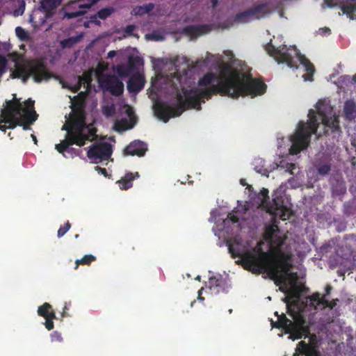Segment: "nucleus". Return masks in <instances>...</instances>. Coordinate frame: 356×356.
Instances as JSON below:
<instances>
[{
	"label": "nucleus",
	"instance_id": "obj_1",
	"mask_svg": "<svg viewBox=\"0 0 356 356\" xmlns=\"http://www.w3.org/2000/svg\"><path fill=\"white\" fill-rule=\"evenodd\" d=\"M266 88L263 81L253 79L251 74L241 73L235 70L229 75H220L218 83L212 84L209 88H182L180 92L176 87L177 106L173 107L167 102H158L155 104L154 111L160 120L168 122L170 118L181 115L189 108L200 109L201 102H204V99H211L213 95L219 94L232 98L248 95L255 97L265 93Z\"/></svg>",
	"mask_w": 356,
	"mask_h": 356
},
{
	"label": "nucleus",
	"instance_id": "obj_2",
	"mask_svg": "<svg viewBox=\"0 0 356 356\" xmlns=\"http://www.w3.org/2000/svg\"><path fill=\"white\" fill-rule=\"evenodd\" d=\"M270 249L264 252L261 248L254 249V252H248L243 257L247 268H252L254 273H265L276 285L285 284L289 279H295L296 273H291L293 255L282 250L284 239L275 235L268 241Z\"/></svg>",
	"mask_w": 356,
	"mask_h": 356
},
{
	"label": "nucleus",
	"instance_id": "obj_3",
	"mask_svg": "<svg viewBox=\"0 0 356 356\" xmlns=\"http://www.w3.org/2000/svg\"><path fill=\"white\" fill-rule=\"evenodd\" d=\"M266 50L278 63H284L290 68L298 69V62L302 64L307 72L303 76L305 80L312 81L315 72L314 65L296 47L286 45L275 47L271 42L267 44Z\"/></svg>",
	"mask_w": 356,
	"mask_h": 356
},
{
	"label": "nucleus",
	"instance_id": "obj_4",
	"mask_svg": "<svg viewBox=\"0 0 356 356\" xmlns=\"http://www.w3.org/2000/svg\"><path fill=\"white\" fill-rule=\"evenodd\" d=\"M308 117V122H300L296 133L291 136L292 145L289 153L292 155H296L307 149L310 143L312 135L317 131L319 122L315 111L309 110Z\"/></svg>",
	"mask_w": 356,
	"mask_h": 356
},
{
	"label": "nucleus",
	"instance_id": "obj_5",
	"mask_svg": "<svg viewBox=\"0 0 356 356\" xmlns=\"http://www.w3.org/2000/svg\"><path fill=\"white\" fill-rule=\"evenodd\" d=\"M36 83L47 80L51 74L42 58L29 60L22 64H16L15 70L11 71V79H21L26 83L30 77Z\"/></svg>",
	"mask_w": 356,
	"mask_h": 356
},
{
	"label": "nucleus",
	"instance_id": "obj_6",
	"mask_svg": "<svg viewBox=\"0 0 356 356\" xmlns=\"http://www.w3.org/2000/svg\"><path fill=\"white\" fill-rule=\"evenodd\" d=\"M86 111L72 109L70 120L63 126L62 129H68L73 133L93 141L97 138V129L92 124L86 122Z\"/></svg>",
	"mask_w": 356,
	"mask_h": 356
},
{
	"label": "nucleus",
	"instance_id": "obj_7",
	"mask_svg": "<svg viewBox=\"0 0 356 356\" xmlns=\"http://www.w3.org/2000/svg\"><path fill=\"white\" fill-rule=\"evenodd\" d=\"M22 103L15 95L11 100H6L4 108L1 110V123L8 124L7 129H13L19 126Z\"/></svg>",
	"mask_w": 356,
	"mask_h": 356
},
{
	"label": "nucleus",
	"instance_id": "obj_8",
	"mask_svg": "<svg viewBox=\"0 0 356 356\" xmlns=\"http://www.w3.org/2000/svg\"><path fill=\"white\" fill-rule=\"evenodd\" d=\"M316 108L325 128L330 129L332 133L341 131L339 118L332 115L333 108L330 105L325 104L324 101L319 100Z\"/></svg>",
	"mask_w": 356,
	"mask_h": 356
},
{
	"label": "nucleus",
	"instance_id": "obj_9",
	"mask_svg": "<svg viewBox=\"0 0 356 356\" xmlns=\"http://www.w3.org/2000/svg\"><path fill=\"white\" fill-rule=\"evenodd\" d=\"M100 87L112 95L118 97L124 92V83L115 75L103 74L98 76Z\"/></svg>",
	"mask_w": 356,
	"mask_h": 356
},
{
	"label": "nucleus",
	"instance_id": "obj_10",
	"mask_svg": "<svg viewBox=\"0 0 356 356\" xmlns=\"http://www.w3.org/2000/svg\"><path fill=\"white\" fill-rule=\"evenodd\" d=\"M113 153L112 145L108 143H97L90 146L87 152L88 159L97 163L102 161H108Z\"/></svg>",
	"mask_w": 356,
	"mask_h": 356
},
{
	"label": "nucleus",
	"instance_id": "obj_11",
	"mask_svg": "<svg viewBox=\"0 0 356 356\" xmlns=\"http://www.w3.org/2000/svg\"><path fill=\"white\" fill-rule=\"evenodd\" d=\"M272 203L266 205V211L284 220L289 218L291 212L283 195H273Z\"/></svg>",
	"mask_w": 356,
	"mask_h": 356
},
{
	"label": "nucleus",
	"instance_id": "obj_12",
	"mask_svg": "<svg viewBox=\"0 0 356 356\" xmlns=\"http://www.w3.org/2000/svg\"><path fill=\"white\" fill-rule=\"evenodd\" d=\"M35 102L31 99L26 100L22 103V110L20 112L19 127L24 130H29L30 126L37 120L38 115L34 109Z\"/></svg>",
	"mask_w": 356,
	"mask_h": 356
},
{
	"label": "nucleus",
	"instance_id": "obj_13",
	"mask_svg": "<svg viewBox=\"0 0 356 356\" xmlns=\"http://www.w3.org/2000/svg\"><path fill=\"white\" fill-rule=\"evenodd\" d=\"M65 130L67 131L65 138L56 145V149L60 154H64L65 152L68 151L70 145H76L82 147L88 141L86 138L81 137L68 129Z\"/></svg>",
	"mask_w": 356,
	"mask_h": 356
},
{
	"label": "nucleus",
	"instance_id": "obj_14",
	"mask_svg": "<svg viewBox=\"0 0 356 356\" xmlns=\"http://www.w3.org/2000/svg\"><path fill=\"white\" fill-rule=\"evenodd\" d=\"M321 356L319 346L316 340V336L313 335L309 339V343L305 341H300L296 348L293 356Z\"/></svg>",
	"mask_w": 356,
	"mask_h": 356
},
{
	"label": "nucleus",
	"instance_id": "obj_15",
	"mask_svg": "<svg viewBox=\"0 0 356 356\" xmlns=\"http://www.w3.org/2000/svg\"><path fill=\"white\" fill-rule=\"evenodd\" d=\"M284 301L286 303L287 313L294 320V322H290L291 327L307 332V327L305 326L306 321L304 317L300 313L291 309L289 298L287 297L284 298Z\"/></svg>",
	"mask_w": 356,
	"mask_h": 356
},
{
	"label": "nucleus",
	"instance_id": "obj_16",
	"mask_svg": "<svg viewBox=\"0 0 356 356\" xmlns=\"http://www.w3.org/2000/svg\"><path fill=\"white\" fill-rule=\"evenodd\" d=\"M147 150V145L143 141L134 140L124 149V155L143 156Z\"/></svg>",
	"mask_w": 356,
	"mask_h": 356
},
{
	"label": "nucleus",
	"instance_id": "obj_17",
	"mask_svg": "<svg viewBox=\"0 0 356 356\" xmlns=\"http://www.w3.org/2000/svg\"><path fill=\"white\" fill-rule=\"evenodd\" d=\"M211 31V25L209 24H198V25H189L185 26L182 33L186 35L191 38H197L204 34L208 33Z\"/></svg>",
	"mask_w": 356,
	"mask_h": 356
},
{
	"label": "nucleus",
	"instance_id": "obj_18",
	"mask_svg": "<svg viewBox=\"0 0 356 356\" xmlns=\"http://www.w3.org/2000/svg\"><path fill=\"white\" fill-rule=\"evenodd\" d=\"M145 83V78L142 75L134 74L127 82V90L129 92L138 93L144 88Z\"/></svg>",
	"mask_w": 356,
	"mask_h": 356
},
{
	"label": "nucleus",
	"instance_id": "obj_19",
	"mask_svg": "<svg viewBox=\"0 0 356 356\" xmlns=\"http://www.w3.org/2000/svg\"><path fill=\"white\" fill-rule=\"evenodd\" d=\"M62 0H41L40 9L45 13L46 17H51L56 8L61 4Z\"/></svg>",
	"mask_w": 356,
	"mask_h": 356
},
{
	"label": "nucleus",
	"instance_id": "obj_20",
	"mask_svg": "<svg viewBox=\"0 0 356 356\" xmlns=\"http://www.w3.org/2000/svg\"><path fill=\"white\" fill-rule=\"evenodd\" d=\"M310 300L312 304L315 303L318 306L322 305L323 307H328L330 309H333L339 301L338 298L329 301L325 297H321L318 292L314 293L310 296Z\"/></svg>",
	"mask_w": 356,
	"mask_h": 356
},
{
	"label": "nucleus",
	"instance_id": "obj_21",
	"mask_svg": "<svg viewBox=\"0 0 356 356\" xmlns=\"http://www.w3.org/2000/svg\"><path fill=\"white\" fill-rule=\"evenodd\" d=\"M128 115L129 116L130 122H128L127 119H122L115 124V130L118 131H124L131 129L136 123V118L134 115L132 111L129 110Z\"/></svg>",
	"mask_w": 356,
	"mask_h": 356
},
{
	"label": "nucleus",
	"instance_id": "obj_22",
	"mask_svg": "<svg viewBox=\"0 0 356 356\" xmlns=\"http://www.w3.org/2000/svg\"><path fill=\"white\" fill-rule=\"evenodd\" d=\"M234 245H238V242L236 239H234L232 241H230V242H229L227 243L228 249H229V252L231 254L232 257V258L240 257L241 260L236 261V263L237 264H241L243 265L244 269L248 270H250V271H251V272L254 273V271L252 268H247V266L245 265V263H244L243 261V255L247 252H245L243 253H241L239 249L238 248H236L234 247Z\"/></svg>",
	"mask_w": 356,
	"mask_h": 356
},
{
	"label": "nucleus",
	"instance_id": "obj_23",
	"mask_svg": "<svg viewBox=\"0 0 356 356\" xmlns=\"http://www.w3.org/2000/svg\"><path fill=\"white\" fill-rule=\"evenodd\" d=\"M331 190L333 196L343 195L346 193V185L342 178L333 179L331 181Z\"/></svg>",
	"mask_w": 356,
	"mask_h": 356
},
{
	"label": "nucleus",
	"instance_id": "obj_24",
	"mask_svg": "<svg viewBox=\"0 0 356 356\" xmlns=\"http://www.w3.org/2000/svg\"><path fill=\"white\" fill-rule=\"evenodd\" d=\"M98 0H93L89 3H79L78 5L79 10L76 11H67L65 13V17L67 19H73L81 17L86 13V10L91 8L92 5L96 3Z\"/></svg>",
	"mask_w": 356,
	"mask_h": 356
},
{
	"label": "nucleus",
	"instance_id": "obj_25",
	"mask_svg": "<svg viewBox=\"0 0 356 356\" xmlns=\"http://www.w3.org/2000/svg\"><path fill=\"white\" fill-rule=\"evenodd\" d=\"M268 4L266 3H259L249 8L252 20L259 19L268 14Z\"/></svg>",
	"mask_w": 356,
	"mask_h": 356
},
{
	"label": "nucleus",
	"instance_id": "obj_26",
	"mask_svg": "<svg viewBox=\"0 0 356 356\" xmlns=\"http://www.w3.org/2000/svg\"><path fill=\"white\" fill-rule=\"evenodd\" d=\"M343 113L345 118L348 120H353L356 118V104L353 99L345 102Z\"/></svg>",
	"mask_w": 356,
	"mask_h": 356
},
{
	"label": "nucleus",
	"instance_id": "obj_27",
	"mask_svg": "<svg viewBox=\"0 0 356 356\" xmlns=\"http://www.w3.org/2000/svg\"><path fill=\"white\" fill-rule=\"evenodd\" d=\"M138 172H129L127 173L124 177H123L120 180L118 181L117 183L119 184V187L122 190H127L132 187L133 184L132 181L134 180L136 177H138Z\"/></svg>",
	"mask_w": 356,
	"mask_h": 356
},
{
	"label": "nucleus",
	"instance_id": "obj_28",
	"mask_svg": "<svg viewBox=\"0 0 356 356\" xmlns=\"http://www.w3.org/2000/svg\"><path fill=\"white\" fill-rule=\"evenodd\" d=\"M275 315L277 316V321L275 323H273V327L277 328H282L284 331L286 328L290 327V321L284 314H282L281 315L278 314L277 312H275Z\"/></svg>",
	"mask_w": 356,
	"mask_h": 356
},
{
	"label": "nucleus",
	"instance_id": "obj_29",
	"mask_svg": "<svg viewBox=\"0 0 356 356\" xmlns=\"http://www.w3.org/2000/svg\"><path fill=\"white\" fill-rule=\"evenodd\" d=\"M218 77L213 72H208L205 74L202 78L198 80L197 84L200 87H207L212 84L216 79L218 81Z\"/></svg>",
	"mask_w": 356,
	"mask_h": 356
},
{
	"label": "nucleus",
	"instance_id": "obj_30",
	"mask_svg": "<svg viewBox=\"0 0 356 356\" xmlns=\"http://www.w3.org/2000/svg\"><path fill=\"white\" fill-rule=\"evenodd\" d=\"M342 13L346 15L350 20H356V16L354 13L356 11V3L350 5H343L340 3V6Z\"/></svg>",
	"mask_w": 356,
	"mask_h": 356
},
{
	"label": "nucleus",
	"instance_id": "obj_31",
	"mask_svg": "<svg viewBox=\"0 0 356 356\" xmlns=\"http://www.w3.org/2000/svg\"><path fill=\"white\" fill-rule=\"evenodd\" d=\"M252 20L249 9L236 14L234 17V22L236 24H245Z\"/></svg>",
	"mask_w": 356,
	"mask_h": 356
},
{
	"label": "nucleus",
	"instance_id": "obj_32",
	"mask_svg": "<svg viewBox=\"0 0 356 356\" xmlns=\"http://www.w3.org/2000/svg\"><path fill=\"white\" fill-rule=\"evenodd\" d=\"M155 7L154 3H149L143 6H136L134 8V13L136 15H144L149 13Z\"/></svg>",
	"mask_w": 356,
	"mask_h": 356
},
{
	"label": "nucleus",
	"instance_id": "obj_33",
	"mask_svg": "<svg viewBox=\"0 0 356 356\" xmlns=\"http://www.w3.org/2000/svg\"><path fill=\"white\" fill-rule=\"evenodd\" d=\"M51 313H55L52 309L51 305L48 302H44L38 309V314L43 318L51 316Z\"/></svg>",
	"mask_w": 356,
	"mask_h": 356
},
{
	"label": "nucleus",
	"instance_id": "obj_34",
	"mask_svg": "<svg viewBox=\"0 0 356 356\" xmlns=\"http://www.w3.org/2000/svg\"><path fill=\"white\" fill-rule=\"evenodd\" d=\"M284 332L286 334H289L290 335H289V338L293 341L296 339H301L303 336V333L306 332L304 330L294 328L292 327L286 328V330Z\"/></svg>",
	"mask_w": 356,
	"mask_h": 356
},
{
	"label": "nucleus",
	"instance_id": "obj_35",
	"mask_svg": "<svg viewBox=\"0 0 356 356\" xmlns=\"http://www.w3.org/2000/svg\"><path fill=\"white\" fill-rule=\"evenodd\" d=\"M82 92L79 93L77 96L74 97L73 102L71 106L72 109L85 110L86 103L83 97H81Z\"/></svg>",
	"mask_w": 356,
	"mask_h": 356
},
{
	"label": "nucleus",
	"instance_id": "obj_36",
	"mask_svg": "<svg viewBox=\"0 0 356 356\" xmlns=\"http://www.w3.org/2000/svg\"><path fill=\"white\" fill-rule=\"evenodd\" d=\"M82 38V35H76L74 37H70L63 40L61 42V44L64 48H70L79 42Z\"/></svg>",
	"mask_w": 356,
	"mask_h": 356
},
{
	"label": "nucleus",
	"instance_id": "obj_37",
	"mask_svg": "<svg viewBox=\"0 0 356 356\" xmlns=\"http://www.w3.org/2000/svg\"><path fill=\"white\" fill-rule=\"evenodd\" d=\"M143 60L139 56H129L128 58V66L131 70L137 69V66L142 65Z\"/></svg>",
	"mask_w": 356,
	"mask_h": 356
},
{
	"label": "nucleus",
	"instance_id": "obj_38",
	"mask_svg": "<svg viewBox=\"0 0 356 356\" xmlns=\"http://www.w3.org/2000/svg\"><path fill=\"white\" fill-rule=\"evenodd\" d=\"M96 260V257L92 254H86L81 259H77L75 261V269H77L79 265H90L92 261Z\"/></svg>",
	"mask_w": 356,
	"mask_h": 356
},
{
	"label": "nucleus",
	"instance_id": "obj_39",
	"mask_svg": "<svg viewBox=\"0 0 356 356\" xmlns=\"http://www.w3.org/2000/svg\"><path fill=\"white\" fill-rule=\"evenodd\" d=\"M15 33L17 37L21 40V41H29L30 40V35L28 31H26L25 29H24L21 26H17L15 29Z\"/></svg>",
	"mask_w": 356,
	"mask_h": 356
},
{
	"label": "nucleus",
	"instance_id": "obj_40",
	"mask_svg": "<svg viewBox=\"0 0 356 356\" xmlns=\"http://www.w3.org/2000/svg\"><path fill=\"white\" fill-rule=\"evenodd\" d=\"M114 12V8L112 7L104 8L99 10L97 14L98 17L101 19H106Z\"/></svg>",
	"mask_w": 356,
	"mask_h": 356
},
{
	"label": "nucleus",
	"instance_id": "obj_41",
	"mask_svg": "<svg viewBox=\"0 0 356 356\" xmlns=\"http://www.w3.org/2000/svg\"><path fill=\"white\" fill-rule=\"evenodd\" d=\"M115 70L116 73L121 77H126L129 75L130 69L124 65H118L115 67Z\"/></svg>",
	"mask_w": 356,
	"mask_h": 356
},
{
	"label": "nucleus",
	"instance_id": "obj_42",
	"mask_svg": "<svg viewBox=\"0 0 356 356\" xmlns=\"http://www.w3.org/2000/svg\"><path fill=\"white\" fill-rule=\"evenodd\" d=\"M277 229L273 226H268L266 227L264 233V239L266 241H270L276 235L275 234Z\"/></svg>",
	"mask_w": 356,
	"mask_h": 356
},
{
	"label": "nucleus",
	"instance_id": "obj_43",
	"mask_svg": "<svg viewBox=\"0 0 356 356\" xmlns=\"http://www.w3.org/2000/svg\"><path fill=\"white\" fill-rule=\"evenodd\" d=\"M44 318H45V322H44L45 327L48 330H51L54 327L53 320L56 318V314L51 313V316L45 317Z\"/></svg>",
	"mask_w": 356,
	"mask_h": 356
},
{
	"label": "nucleus",
	"instance_id": "obj_44",
	"mask_svg": "<svg viewBox=\"0 0 356 356\" xmlns=\"http://www.w3.org/2000/svg\"><path fill=\"white\" fill-rule=\"evenodd\" d=\"M222 277L220 276L217 277L216 276L211 277L209 280V287L213 291L218 286V282L222 283Z\"/></svg>",
	"mask_w": 356,
	"mask_h": 356
},
{
	"label": "nucleus",
	"instance_id": "obj_45",
	"mask_svg": "<svg viewBox=\"0 0 356 356\" xmlns=\"http://www.w3.org/2000/svg\"><path fill=\"white\" fill-rule=\"evenodd\" d=\"M318 172L321 175H326L329 174L331 170L330 164H323L317 168Z\"/></svg>",
	"mask_w": 356,
	"mask_h": 356
},
{
	"label": "nucleus",
	"instance_id": "obj_46",
	"mask_svg": "<svg viewBox=\"0 0 356 356\" xmlns=\"http://www.w3.org/2000/svg\"><path fill=\"white\" fill-rule=\"evenodd\" d=\"M71 224L67 221L63 226H61L57 232V235L58 237H62L64 236L70 229Z\"/></svg>",
	"mask_w": 356,
	"mask_h": 356
},
{
	"label": "nucleus",
	"instance_id": "obj_47",
	"mask_svg": "<svg viewBox=\"0 0 356 356\" xmlns=\"http://www.w3.org/2000/svg\"><path fill=\"white\" fill-rule=\"evenodd\" d=\"M259 195L262 197L261 201V204H263L266 207V205L268 204V201L269 200L268 190L264 188H262V190L259 193Z\"/></svg>",
	"mask_w": 356,
	"mask_h": 356
},
{
	"label": "nucleus",
	"instance_id": "obj_48",
	"mask_svg": "<svg viewBox=\"0 0 356 356\" xmlns=\"http://www.w3.org/2000/svg\"><path fill=\"white\" fill-rule=\"evenodd\" d=\"M51 340L53 342L58 341L61 342L63 341V337L61 336V334L58 332V331H54L51 334Z\"/></svg>",
	"mask_w": 356,
	"mask_h": 356
},
{
	"label": "nucleus",
	"instance_id": "obj_49",
	"mask_svg": "<svg viewBox=\"0 0 356 356\" xmlns=\"http://www.w3.org/2000/svg\"><path fill=\"white\" fill-rule=\"evenodd\" d=\"M7 65V59L5 56L0 55V76L3 74Z\"/></svg>",
	"mask_w": 356,
	"mask_h": 356
},
{
	"label": "nucleus",
	"instance_id": "obj_50",
	"mask_svg": "<svg viewBox=\"0 0 356 356\" xmlns=\"http://www.w3.org/2000/svg\"><path fill=\"white\" fill-rule=\"evenodd\" d=\"M324 5L330 8L340 6V3L334 2V0H323Z\"/></svg>",
	"mask_w": 356,
	"mask_h": 356
},
{
	"label": "nucleus",
	"instance_id": "obj_51",
	"mask_svg": "<svg viewBox=\"0 0 356 356\" xmlns=\"http://www.w3.org/2000/svg\"><path fill=\"white\" fill-rule=\"evenodd\" d=\"M225 285H226V282L222 278V283L218 282V286L214 290L215 292L216 293H219V292H224V291H225Z\"/></svg>",
	"mask_w": 356,
	"mask_h": 356
},
{
	"label": "nucleus",
	"instance_id": "obj_52",
	"mask_svg": "<svg viewBox=\"0 0 356 356\" xmlns=\"http://www.w3.org/2000/svg\"><path fill=\"white\" fill-rule=\"evenodd\" d=\"M113 106H106L104 107L103 112L106 116H111L114 112Z\"/></svg>",
	"mask_w": 356,
	"mask_h": 356
},
{
	"label": "nucleus",
	"instance_id": "obj_53",
	"mask_svg": "<svg viewBox=\"0 0 356 356\" xmlns=\"http://www.w3.org/2000/svg\"><path fill=\"white\" fill-rule=\"evenodd\" d=\"M80 81H84L88 85L90 84L92 81V78L90 74L85 73L82 76L79 77Z\"/></svg>",
	"mask_w": 356,
	"mask_h": 356
},
{
	"label": "nucleus",
	"instance_id": "obj_54",
	"mask_svg": "<svg viewBox=\"0 0 356 356\" xmlns=\"http://www.w3.org/2000/svg\"><path fill=\"white\" fill-rule=\"evenodd\" d=\"M135 29H136L135 25L129 24L125 27L124 32L126 33V34L131 35H132V33L135 31Z\"/></svg>",
	"mask_w": 356,
	"mask_h": 356
},
{
	"label": "nucleus",
	"instance_id": "obj_55",
	"mask_svg": "<svg viewBox=\"0 0 356 356\" xmlns=\"http://www.w3.org/2000/svg\"><path fill=\"white\" fill-rule=\"evenodd\" d=\"M95 170L99 174L104 175L105 177H107L108 176L107 170L105 168H101L99 166H95Z\"/></svg>",
	"mask_w": 356,
	"mask_h": 356
},
{
	"label": "nucleus",
	"instance_id": "obj_56",
	"mask_svg": "<svg viewBox=\"0 0 356 356\" xmlns=\"http://www.w3.org/2000/svg\"><path fill=\"white\" fill-rule=\"evenodd\" d=\"M98 15L97 14L93 15L90 16V22L96 24V25H100L101 22L99 20H98Z\"/></svg>",
	"mask_w": 356,
	"mask_h": 356
},
{
	"label": "nucleus",
	"instance_id": "obj_57",
	"mask_svg": "<svg viewBox=\"0 0 356 356\" xmlns=\"http://www.w3.org/2000/svg\"><path fill=\"white\" fill-rule=\"evenodd\" d=\"M332 290V286L330 284H327L325 288V293L322 297H325L326 298L331 293Z\"/></svg>",
	"mask_w": 356,
	"mask_h": 356
},
{
	"label": "nucleus",
	"instance_id": "obj_58",
	"mask_svg": "<svg viewBox=\"0 0 356 356\" xmlns=\"http://www.w3.org/2000/svg\"><path fill=\"white\" fill-rule=\"evenodd\" d=\"M319 33L321 35L330 34L331 30L327 27H323L319 29Z\"/></svg>",
	"mask_w": 356,
	"mask_h": 356
},
{
	"label": "nucleus",
	"instance_id": "obj_59",
	"mask_svg": "<svg viewBox=\"0 0 356 356\" xmlns=\"http://www.w3.org/2000/svg\"><path fill=\"white\" fill-rule=\"evenodd\" d=\"M228 218L230 219V220L234 222V223H236V222H238V217L234 214H232V213H229L228 215Z\"/></svg>",
	"mask_w": 356,
	"mask_h": 356
},
{
	"label": "nucleus",
	"instance_id": "obj_60",
	"mask_svg": "<svg viewBox=\"0 0 356 356\" xmlns=\"http://www.w3.org/2000/svg\"><path fill=\"white\" fill-rule=\"evenodd\" d=\"M70 306H71V302H70L65 303V305H64V307H63V313H62V316H67V314H66L67 310L69 309V307Z\"/></svg>",
	"mask_w": 356,
	"mask_h": 356
},
{
	"label": "nucleus",
	"instance_id": "obj_61",
	"mask_svg": "<svg viewBox=\"0 0 356 356\" xmlns=\"http://www.w3.org/2000/svg\"><path fill=\"white\" fill-rule=\"evenodd\" d=\"M147 36L154 40H159L161 38V36H160L157 34H149V35H147Z\"/></svg>",
	"mask_w": 356,
	"mask_h": 356
},
{
	"label": "nucleus",
	"instance_id": "obj_62",
	"mask_svg": "<svg viewBox=\"0 0 356 356\" xmlns=\"http://www.w3.org/2000/svg\"><path fill=\"white\" fill-rule=\"evenodd\" d=\"M218 0H211V7L213 8H215L218 5Z\"/></svg>",
	"mask_w": 356,
	"mask_h": 356
},
{
	"label": "nucleus",
	"instance_id": "obj_63",
	"mask_svg": "<svg viewBox=\"0 0 356 356\" xmlns=\"http://www.w3.org/2000/svg\"><path fill=\"white\" fill-rule=\"evenodd\" d=\"M116 54V52L113 50L112 51H110L108 53V58H113V56H115Z\"/></svg>",
	"mask_w": 356,
	"mask_h": 356
},
{
	"label": "nucleus",
	"instance_id": "obj_64",
	"mask_svg": "<svg viewBox=\"0 0 356 356\" xmlns=\"http://www.w3.org/2000/svg\"><path fill=\"white\" fill-rule=\"evenodd\" d=\"M240 183H241V184L242 186H246V185H247V183H246L245 180V179H241L240 180Z\"/></svg>",
	"mask_w": 356,
	"mask_h": 356
}]
</instances>
